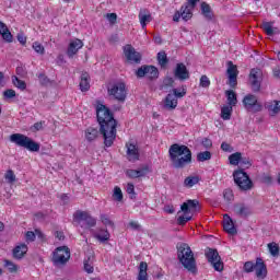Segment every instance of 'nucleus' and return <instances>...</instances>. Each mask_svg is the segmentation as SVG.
Masks as SVG:
<instances>
[{"label":"nucleus","instance_id":"nucleus-1","mask_svg":"<svg viewBox=\"0 0 280 280\" xmlns=\"http://www.w3.org/2000/svg\"><path fill=\"white\" fill-rule=\"evenodd\" d=\"M96 117L100 124V132L104 139V145L110 148L115 143V139H117V120L113 117L110 109L102 103L96 105Z\"/></svg>","mask_w":280,"mask_h":280},{"label":"nucleus","instance_id":"nucleus-2","mask_svg":"<svg viewBox=\"0 0 280 280\" xmlns=\"http://www.w3.org/2000/svg\"><path fill=\"white\" fill-rule=\"evenodd\" d=\"M170 159L172 164L177 168L182 170L191 163V150L187 148V145L173 144L170 150Z\"/></svg>","mask_w":280,"mask_h":280},{"label":"nucleus","instance_id":"nucleus-3","mask_svg":"<svg viewBox=\"0 0 280 280\" xmlns=\"http://www.w3.org/2000/svg\"><path fill=\"white\" fill-rule=\"evenodd\" d=\"M177 257L184 268H187L189 272H196V258H194V252H191V247H189V245H179Z\"/></svg>","mask_w":280,"mask_h":280},{"label":"nucleus","instance_id":"nucleus-4","mask_svg":"<svg viewBox=\"0 0 280 280\" xmlns=\"http://www.w3.org/2000/svg\"><path fill=\"white\" fill-rule=\"evenodd\" d=\"M182 213L177 218V224L180 226L187 224L191 218H194V213L198 211V200H188L184 202L180 207Z\"/></svg>","mask_w":280,"mask_h":280},{"label":"nucleus","instance_id":"nucleus-5","mask_svg":"<svg viewBox=\"0 0 280 280\" xmlns=\"http://www.w3.org/2000/svg\"><path fill=\"white\" fill-rule=\"evenodd\" d=\"M11 143H15L20 148H25L30 152H38L40 150V144L34 142L32 138L22 135V133H13L10 136Z\"/></svg>","mask_w":280,"mask_h":280},{"label":"nucleus","instance_id":"nucleus-6","mask_svg":"<svg viewBox=\"0 0 280 280\" xmlns=\"http://www.w3.org/2000/svg\"><path fill=\"white\" fill-rule=\"evenodd\" d=\"M73 222L84 231H90L95 226V224H97V221L91 215V213L82 210L74 212Z\"/></svg>","mask_w":280,"mask_h":280},{"label":"nucleus","instance_id":"nucleus-7","mask_svg":"<svg viewBox=\"0 0 280 280\" xmlns=\"http://www.w3.org/2000/svg\"><path fill=\"white\" fill-rule=\"evenodd\" d=\"M108 95L117 100V102H126V97L128 95V89L126 88V83L118 81L113 83L107 89Z\"/></svg>","mask_w":280,"mask_h":280},{"label":"nucleus","instance_id":"nucleus-8","mask_svg":"<svg viewBox=\"0 0 280 280\" xmlns=\"http://www.w3.org/2000/svg\"><path fill=\"white\" fill-rule=\"evenodd\" d=\"M233 178L235 185L240 187L243 191H248L253 189V180L248 177V174L242 170H237L233 173Z\"/></svg>","mask_w":280,"mask_h":280},{"label":"nucleus","instance_id":"nucleus-9","mask_svg":"<svg viewBox=\"0 0 280 280\" xmlns=\"http://www.w3.org/2000/svg\"><path fill=\"white\" fill-rule=\"evenodd\" d=\"M71 259V250L67 246L57 247L52 253V264L55 266H65Z\"/></svg>","mask_w":280,"mask_h":280},{"label":"nucleus","instance_id":"nucleus-10","mask_svg":"<svg viewBox=\"0 0 280 280\" xmlns=\"http://www.w3.org/2000/svg\"><path fill=\"white\" fill-rule=\"evenodd\" d=\"M243 105L244 108H246V110H248L249 113H261L264 108L261 103H259V101L257 100V96L253 94H247L243 98Z\"/></svg>","mask_w":280,"mask_h":280},{"label":"nucleus","instance_id":"nucleus-11","mask_svg":"<svg viewBox=\"0 0 280 280\" xmlns=\"http://www.w3.org/2000/svg\"><path fill=\"white\" fill-rule=\"evenodd\" d=\"M206 257L209 264H211L214 270H217V272H222V270H224V265L222 264V260L220 258V254L218 253V250L212 248L207 249Z\"/></svg>","mask_w":280,"mask_h":280},{"label":"nucleus","instance_id":"nucleus-12","mask_svg":"<svg viewBox=\"0 0 280 280\" xmlns=\"http://www.w3.org/2000/svg\"><path fill=\"white\" fill-rule=\"evenodd\" d=\"M148 174H152V167L148 164L136 170L129 168L126 171V176H128V178H145Z\"/></svg>","mask_w":280,"mask_h":280},{"label":"nucleus","instance_id":"nucleus-13","mask_svg":"<svg viewBox=\"0 0 280 280\" xmlns=\"http://www.w3.org/2000/svg\"><path fill=\"white\" fill-rule=\"evenodd\" d=\"M138 78H148L149 80H156L159 78V69L154 66H142L136 72Z\"/></svg>","mask_w":280,"mask_h":280},{"label":"nucleus","instance_id":"nucleus-14","mask_svg":"<svg viewBox=\"0 0 280 280\" xmlns=\"http://www.w3.org/2000/svg\"><path fill=\"white\" fill-rule=\"evenodd\" d=\"M264 80V73L260 69L254 68L249 73V82L253 91L257 92L261 89V81Z\"/></svg>","mask_w":280,"mask_h":280},{"label":"nucleus","instance_id":"nucleus-15","mask_svg":"<svg viewBox=\"0 0 280 280\" xmlns=\"http://www.w3.org/2000/svg\"><path fill=\"white\" fill-rule=\"evenodd\" d=\"M124 54L125 58L128 60V62H131V65L141 62V54L137 51L131 45H126L124 47Z\"/></svg>","mask_w":280,"mask_h":280},{"label":"nucleus","instance_id":"nucleus-16","mask_svg":"<svg viewBox=\"0 0 280 280\" xmlns=\"http://www.w3.org/2000/svg\"><path fill=\"white\" fill-rule=\"evenodd\" d=\"M228 78H229V85L232 89H235L237 86V74L240 73L237 71V66L233 65V61L228 62Z\"/></svg>","mask_w":280,"mask_h":280},{"label":"nucleus","instance_id":"nucleus-17","mask_svg":"<svg viewBox=\"0 0 280 280\" xmlns=\"http://www.w3.org/2000/svg\"><path fill=\"white\" fill-rule=\"evenodd\" d=\"M254 272L257 277V279L264 280L266 277H268V267H266V262H264V259L257 258L256 259V267L254 268Z\"/></svg>","mask_w":280,"mask_h":280},{"label":"nucleus","instance_id":"nucleus-18","mask_svg":"<svg viewBox=\"0 0 280 280\" xmlns=\"http://www.w3.org/2000/svg\"><path fill=\"white\" fill-rule=\"evenodd\" d=\"M82 47H84V43L81 39H72L69 43L68 49H67L68 58H73V56H75V54H78V51H80Z\"/></svg>","mask_w":280,"mask_h":280},{"label":"nucleus","instance_id":"nucleus-19","mask_svg":"<svg viewBox=\"0 0 280 280\" xmlns=\"http://www.w3.org/2000/svg\"><path fill=\"white\" fill-rule=\"evenodd\" d=\"M138 19L142 30H145L148 23H152V13L148 9H140Z\"/></svg>","mask_w":280,"mask_h":280},{"label":"nucleus","instance_id":"nucleus-20","mask_svg":"<svg viewBox=\"0 0 280 280\" xmlns=\"http://www.w3.org/2000/svg\"><path fill=\"white\" fill-rule=\"evenodd\" d=\"M127 148V159L131 163H135L136 161H139V148L136 147L135 143L128 142L126 144Z\"/></svg>","mask_w":280,"mask_h":280},{"label":"nucleus","instance_id":"nucleus-21","mask_svg":"<svg viewBox=\"0 0 280 280\" xmlns=\"http://www.w3.org/2000/svg\"><path fill=\"white\" fill-rule=\"evenodd\" d=\"M174 75L177 80H189V70H187V66L184 63H177Z\"/></svg>","mask_w":280,"mask_h":280},{"label":"nucleus","instance_id":"nucleus-22","mask_svg":"<svg viewBox=\"0 0 280 280\" xmlns=\"http://www.w3.org/2000/svg\"><path fill=\"white\" fill-rule=\"evenodd\" d=\"M265 108L268 110L270 117H276L280 113V101H268L265 103Z\"/></svg>","mask_w":280,"mask_h":280},{"label":"nucleus","instance_id":"nucleus-23","mask_svg":"<svg viewBox=\"0 0 280 280\" xmlns=\"http://www.w3.org/2000/svg\"><path fill=\"white\" fill-rule=\"evenodd\" d=\"M223 229L229 233L230 235H235L237 233V230L235 229V224L233 223V220L229 214H225L223 217Z\"/></svg>","mask_w":280,"mask_h":280},{"label":"nucleus","instance_id":"nucleus-24","mask_svg":"<svg viewBox=\"0 0 280 280\" xmlns=\"http://www.w3.org/2000/svg\"><path fill=\"white\" fill-rule=\"evenodd\" d=\"M178 106V100L173 94H167V96L164 100V108L166 110H175V108Z\"/></svg>","mask_w":280,"mask_h":280},{"label":"nucleus","instance_id":"nucleus-25","mask_svg":"<svg viewBox=\"0 0 280 280\" xmlns=\"http://www.w3.org/2000/svg\"><path fill=\"white\" fill-rule=\"evenodd\" d=\"M0 35L2 36L3 40L7 43H12L13 36L10 30L8 28V25L5 23L0 22Z\"/></svg>","mask_w":280,"mask_h":280},{"label":"nucleus","instance_id":"nucleus-26","mask_svg":"<svg viewBox=\"0 0 280 280\" xmlns=\"http://www.w3.org/2000/svg\"><path fill=\"white\" fill-rule=\"evenodd\" d=\"M183 21H189L194 16V7L185 4L180 8Z\"/></svg>","mask_w":280,"mask_h":280},{"label":"nucleus","instance_id":"nucleus-27","mask_svg":"<svg viewBox=\"0 0 280 280\" xmlns=\"http://www.w3.org/2000/svg\"><path fill=\"white\" fill-rule=\"evenodd\" d=\"M26 253H27V245L21 244L13 249V257H15V259H23Z\"/></svg>","mask_w":280,"mask_h":280},{"label":"nucleus","instance_id":"nucleus-28","mask_svg":"<svg viewBox=\"0 0 280 280\" xmlns=\"http://www.w3.org/2000/svg\"><path fill=\"white\" fill-rule=\"evenodd\" d=\"M90 80H91V77L89 75V73L83 72L81 74V81H80L81 91H89V89H91Z\"/></svg>","mask_w":280,"mask_h":280},{"label":"nucleus","instance_id":"nucleus-29","mask_svg":"<svg viewBox=\"0 0 280 280\" xmlns=\"http://www.w3.org/2000/svg\"><path fill=\"white\" fill-rule=\"evenodd\" d=\"M225 97L228 100V106H237V94L233 90H226Z\"/></svg>","mask_w":280,"mask_h":280},{"label":"nucleus","instance_id":"nucleus-30","mask_svg":"<svg viewBox=\"0 0 280 280\" xmlns=\"http://www.w3.org/2000/svg\"><path fill=\"white\" fill-rule=\"evenodd\" d=\"M201 14L207 21L213 19V11H211V7L207 2L201 3Z\"/></svg>","mask_w":280,"mask_h":280},{"label":"nucleus","instance_id":"nucleus-31","mask_svg":"<svg viewBox=\"0 0 280 280\" xmlns=\"http://www.w3.org/2000/svg\"><path fill=\"white\" fill-rule=\"evenodd\" d=\"M97 137H100V131L93 127H89L85 130V139L86 141H95V139H97Z\"/></svg>","mask_w":280,"mask_h":280},{"label":"nucleus","instance_id":"nucleus-32","mask_svg":"<svg viewBox=\"0 0 280 280\" xmlns=\"http://www.w3.org/2000/svg\"><path fill=\"white\" fill-rule=\"evenodd\" d=\"M262 28L266 32L267 36H275V34H279V28L272 26L271 22L262 23Z\"/></svg>","mask_w":280,"mask_h":280},{"label":"nucleus","instance_id":"nucleus-33","mask_svg":"<svg viewBox=\"0 0 280 280\" xmlns=\"http://www.w3.org/2000/svg\"><path fill=\"white\" fill-rule=\"evenodd\" d=\"M231 115H233V106L224 105L221 108V118H223L224 121H229V119H231Z\"/></svg>","mask_w":280,"mask_h":280},{"label":"nucleus","instance_id":"nucleus-34","mask_svg":"<svg viewBox=\"0 0 280 280\" xmlns=\"http://www.w3.org/2000/svg\"><path fill=\"white\" fill-rule=\"evenodd\" d=\"M138 280H148V262H140Z\"/></svg>","mask_w":280,"mask_h":280},{"label":"nucleus","instance_id":"nucleus-35","mask_svg":"<svg viewBox=\"0 0 280 280\" xmlns=\"http://www.w3.org/2000/svg\"><path fill=\"white\" fill-rule=\"evenodd\" d=\"M94 237L98 240V242H108L110 240V233L107 232V230H101L97 233H94Z\"/></svg>","mask_w":280,"mask_h":280},{"label":"nucleus","instance_id":"nucleus-36","mask_svg":"<svg viewBox=\"0 0 280 280\" xmlns=\"http://www.w3.org/2000/svg\"><path fill=\"white\" fill-rule=\"evenodd\" d=\"M200 183V178L198 176H188L184 180V185L188 188L194 187V185H198Z\"/></svg>","mask_w":280,"mask_h":280},{"label":"nucleus","instance_id":"nucleus-37","mask_svg":"<svg viewBox=\"0 0 280 280\" xmlns=\"http://www.w3.org/2000/svg\"><path fill=\"white\" fill-rule=\"evenodd\" d=\"M242 161V153L235 152L229 156L230 165H240Z\"/></svg>","mask_w":280,"mask_h":280},{"label":"nucleus","instance_id":"nucleus-38","mask_svg":"<svg viewBox=\"0 0 280 280\" xmlns=\"http://www.w3.org/2000/svg\"><path fill=\"white\" fill-rule=\"evenodd\" d=\"M235 213L237 215H248L250 214V209L244 205H238L235 207Z\"/></svg>","mask_w":280,"mask_h":280},{"label":"nucleus","instance_id":"nucleus-39","mask_svg":"<svg viewBox=\"0 0 280 280\" xmlns=\"http://www.w3.org/2000/svg\"><path fill=\"white\" fill-rule=\"evenodd\" d=\"M197 161L205 163V161H211V152L203 151L197 154Z\"/></svg>","mask_w":280,"mask_h":280},{"label":"nucleus","instance_id":"nucleus-40","mask_svg":"<svg viewBox=\"0 0 280 280\" xmlns=\"http://www.w3.org/2000/svg\"><path fill=\"white\" fill-rule=\"evenodd\" d=\"M12 82L16 89H20V91H25L27 89V85L25 84V81L18 79L16 77H12Z\"/></svg>","mask_w":280,"mask_h":280},{"label":"nucleus","instance_id":"nucleus-41","mask_svg":"<svg viewBox=\"0 0 280 280\" xmlns=\"http://www.w3.org/2000/svg\"><path fill=\"white\" fill-rule=\"evenodd\" d=\"M32 48L39 56H44L45 55V46H43V44H40L39 42H34L33 45H32Z\"/></svg>","mask_w":280,"mask_h":280},{"label":"nucleus","instance_id":"nucleus-42","mask_svg":"<svg viewBox=\"0 0 280 280\" xmlns=\"http://www.w3.org/2000/svg\"><path fill=\"white\" fill-rule=\"evenodd\" d=\"M4 178H5L7 183H9L10 185H12V183H16V175L14 174V171H12V170H9L5 172Z\"/></svg>","mask_w":280,"mask_h":280},{"label":"nucleus","instance_id":"nucleus-43","mask_svg":"<svg viewBox=\"0 0 280 280\" xmlns=\"http://www.w3.org/2000/svg\"><path fill=\"white\" fill-rule=\"evenodd\" d=\"M269 253L272 257L279 256V245L277 243H269L268 244Z\"/></svg>","mask_w":280,"mask_h":280},{"label":"nucleus","instance_id":"nucleus-44","mask_svg":"<svg viewBox=\"0 0 280 280\" xmlns=\"http://www.w3.org/2000/svg\"><path fill=\"white\" fill-rule=\"evenodd\" d=\"M113 198L117 200V202H121L124 200V192H121V188L116 186L114 188Z\"/></svg>","mask_w":280,"mask_h":280},{"label":"nucleus","instance_id":"nucleus-45","mask_svg":"<svg viewBox=\"0 0 280 280\" xmlns=\"http://www.w3.org/2000/svg\"><path fill=\"white\" fill-rule=\"evenodd\" d=\"M4 266L9 272H18L19 266L10 260H4Z\"/></svg>","mask_w":280,"mask_h":280},{"label":"nucleus","instance_id":"nucleus-46","mask_svg":"<svg viewBox=\"0 0 280 280\" xmlns=\"http://www.w3.org/2000/svg\"><path fill=\"white\" fill-rule=\"evenodd\" d=\"M255 267H256V262L246 261L244 264L243 270L244 272H247V273L255 272Z\"/></svg>","mask_w":280,"mask_h":280},{"label":"nucleus","instance_id":"nucleus-47","mask_svg":"<svg viewBox=\"0 0 280 280\" xmlns=\"http://www.w3.org/2000/svg\"><path fill=\"white\" fill-rule=\"evenodd\" d=\"M158 61L161 67H165V65H167V55L165 54V51H161L158 54Z\"/></svg>","mask_w":280,"mask_h":280},{"label":"nucleus","instance_id":"nucleus-48","mask_svg":"<svg viewBox=\"0 0 280 280\" xmlns=\"http://www.w3.org/2000/svg\"><path fill=\"white\" fill-rule=\"evenodd\" d=\"M223 198H224V200H226V202H233V200H234L233 190L225 189L223 191Z\"/></svg>","mask_w":280,"mask_h":280},{"label":"nucleus","instance_id":"nucleus-49","mask_svg":"<svg viewBox=\"0 0 280 280\" xmlns=\"http://www.w3.org/2000/svg\"><path fill=\"white\" fill-rule=\"evenodd\" d=\"M171 95H174L175 100H178V97H185V95H187V91H185V89H173V93H171Z\"/></svg>","mask_w":280,"mask_h":280},{"label":"nucleus","instance_id":"nucleus-50","mask_svg":"<svg viewBox=\"0 0 280 280\" xmlns=\"http://www.w3.org/2000/svg\"><path fill=\"white\" fill-rule=\"evenodd\" d=\"M200 86H202V89H209V86H211V80H209L207 75H201Z\"/></svg>","mask_w":280,"mask_h":280},{"label":"nucleus","instance_id":"nucleus-51","mask_svg":"<svg viewBox=\"0 0 280 280\" xmlns=\"http://www.w3.org/2000/svg\"><path fill=\"white\" fill-rule=\"evenodd\" d=\"M105 16L110 25H115L117 23V13H107Z\"/></svg>","mask_w":280,"mask_h":280},{"label":"nucleus","instance_id":"nucleus-52","mask_svg":"<svg viewBox=\"0 0 280 280\" xmlns=\"http://www.w3.org/2000/svg\"><path fill=\"white\" fill-rule=\"evenodd\" d=\"M101 222H103L105 226H113V221H110V218L106 214L101 215Z\"/></svg>","mask_w":280,"mask_h":280},{"label":"nucleus","instance_id":"nucleus-53","mask_svg":"<svg viewBox=\"0 0 280 280\" xmlns=\"http://www.w3.org/2000/svg\"><path fill=\"white\" fill-rule=\"evenodd\" d=\"M43 126H45V121L35 122L33 127H31V130L38 132V130H43Z\"/></svg>","mask_w":280,"mask_h":280},{"label":"nucleus","instance_id":"nucleus-54","mask_svg":"<svg viewBox=\"0 0 280 280\" xmlns=\"http://www.w3.org/2000/svg\"><path fill=\"white\" fill-rule=\"evenodd\" d=\"M3 95L7 100H12V97H16V92L14 90H7L3 92Z\"/></svg>","mask_w":280,"mask_h":280},{"label":"nucleus","instance_id":"nucleus-55","mask_svg":"<svg viewBox=\"0 0 280 280\" xmlns=\"http://www.w3.org/2000/svg\"><path fill=\"white\" fill-rule=\"evenodd\" d=\"M240 165H241V167L248 168V167H250V161L246 158L241 156Z\"/></svg>","mask_w":280,"mask_h":280},{"label":"nucleus","instance_id":"nucleus-56","mask_svg":"<svg viewBox=\"0 0 280 280\" xmlns=\"http://www.w3.org/2000/svg\"><path fill=\"white\" fill-rule=\"evenodd\" d=\"M201 143L207 150L213 145V142L209 138H205Z\"/></svg>","mask_w":280,"mask_h":280},{"label":"nucleus","instance_id":"nucleus-57","mask_svg":"<svg viewBox=\"0 0 280 280\" xmlns=\"http://www.w3.org/2000/svg\"><path fill=\"white\" fill-rule=\"evenodd\" d=\"M129 226H130V229H132L133 231H141V225H140L139 222H137V221H131V222H129Z\"/></svg>","mask_w":280,"mask_h":280},{"label":"nucleus","instance_id":"nucleus-58","mask_svg":"<svg viewBox=\"0 0 280 280\" xmlns=\"http://www.w3.org/2000/svg\"><path fill=\"white\" fill-rule=\"evenodd\" d=\"M38 80L40 84H49V79L44 73L38 74Z\"/></svg>","mask_w":280,"mask_h":280},{"label":"nucleus","instance_id":"nucleus-59","mask_svg":"<svg viewBox=\"0 0 280 280\" xmlns=\"http://www.w3.org/2000/svg\"><path fill=\"white\" fill-rule=\"evenodd\" d=\"M26 242H34V240H36V233L34 232H26Z\"/></svg>","mask_w":280,"mask_h":280},{"label":"nucleus","instance_id":"nucleus-60","mask_svg":"<svg viewBox=\"0 0 280 280\" xmlns=\"http://www.w3.org/2000/svg\"><path fill=\"white\" fill-rule=\"evenodd\" d=\"M221 150H223V152H231L233 150V147H231V144L226 142H222Z\"/></svg>","mask_w":280,"mask_h":280},{"label":"nucleus","instance_id":"nucleus-61","mask_svg":"<svg viewBox=\"0 0 280 280\" xmlns=\"http://www.w3.org/2000/svg\"><path fill=\"white\" fill-rule=\"evenodd\" d=\"M35 237H37V240H40V242H45L46 240L45 234L40 232V230L35 231Z\"/></svg>","mask_w":280,"mask_h":280},{"label":"nucleus","instance_id":"nucleus-62","mask_svg":"<svg viewBox=\"0 0 280 280\" xmlns=\"http://www.w3.org/2000/svg\"><path fill=\"white\" fill-rule=\"evenodd\" d=\"M84 270H85V272H88L89 275H91V273H93V270H94V268H93V266L92 265H89V262H84Z\"/></svg>","mask_w":280,"mask_h":280},{"label":"nucleus","instance_id":"nucleus-63","mask_svg":"<svg viewBox=\"0 0 280 280\" xmlns=\"http://www.w3.org/2000/svg\"><path fill=\"white\" fill-rule=\"evenodd\" d=\"M127 194L135 196V185L133 184H127Z\"/></svg>","mask_w":280,"mask_h":280},{"label":"nucleus","instance_id":"nucleus-64","mask_svg":"<svg viewBox=\"0 0 280 280\" xmlns=\"http://www.w3.org/2000/svg\"><path fill=\"white\" fill-rule=\"evenodd\" d=\"M164 211L165 213H174L176 211V209L174 208V206H165L164 207Z\"/></svg>","mask_w":280,"mask_h":280}]
</instances>
